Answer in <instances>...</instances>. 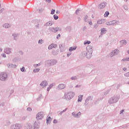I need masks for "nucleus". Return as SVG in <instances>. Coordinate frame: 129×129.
Returning <instances> with one entry per match:
<instances>
[{"instance_id":"f257e3e1","label":"nucleus","mask_w":129,"mask_h":129,"mask_svg":"<svg viewBox=\"0 0 129 129\" xmlns=\"http://www.w3.org/2000/svg\"><path fill=\"white\" fill-rule=\"evenodd\" d=\"M86 51H83L82 54L86 56L87 59H90L92 57V53H93V46L88 45L86 47Z\"/></svg>"},{"instance_id":"f03ea898","label":"nucleus","mask_w":129,"mask_h":129,"mask_svg":"<svg viewBox=\"0 0 129 129\" xmlns=\"http://www.w3.org/2000/svg\"><path fill=\"white\" fill-rule=\"evenodd\" d=\"M39 127H40V123L35 121L33 125L31 123H27L23 129H39Z\"/></svg>"},{"instance_id":"7ed1b4c3","label":"nucleus","mask_w":129,"mask_h":129,"mask_svg":"<svg viewBox=\"0 0 129 129\" xmlns=\"http://www.w3.org/2000/svg\"><path fill=\"white\" fill-rule=\"evenodd\" d=\"M74 95H75V94L73 92H68L64 93L63 98L66 100H71Z\"/></svg>"},{"instance_id":"20e7f679","label":"nucleus","mask_w":129,"mask_h":129,"mask_svg":"<svg viewBox=\"0 0 129 129\" xmlns=\"http://www.w3.org/2000/svg\"><path fill=\"white\" fill-rule=\"evenodd\" d=\"M45 64L47 67H51L57 64V60L54 59H48L45 61Z\"/></svg>"},{"instance_id":"39448f33","label":"nucleus","mask_w":129,"mask_h":129,"mask_svg":"<svg viewBox=\"0 0 129 129\" xmlns=\"http://www.w3.org/2000/svg\"><path fill=\"white\" fill-rule=\"evenodd\" d=\"M118 100H119V96H114L108 100V103L109 104H113V103H116Z\"/></svg>"},{"instance_id":"423d86ee","label":"nucleus","mask_w":129,"mask_h":129,"mask_svg":"<svg viewBox=\"0 0 129 129\" xmlns=\"http://www.w3.org/2000/svg\"><path fill=\"white\" fill-rule=\"evenodd\" d=\"M119 24V21L113 20V21H109L106 22V25L107 26H116V25H118Z\"/></svg>"},{"instance_id":"0eeeda50","label":"nucleus","mask_w":129,"mask_h":129,"mask_svg":"<svg viewBox=\"0 0 129 129\" xmlns=\"http://www.w3.org/2000/svg\"><path fill=\"white\" fill-rule=\"evenodd\" d=\"M8 79V74L7 73H2L0 75V80L2 81H6Z\"/></svg>"},{"instance_id":"6e6552de","label":"nucleus","mask_w":129,"mask_h":129,"mask_svg":"<svg viewBox=\"0 0 129 129\" xmlns=\"http://www.w3.org/2000/svg\"><path fill=\"white\" fill-rule=\"evenodd\" d=\"M45 116V113L44 112H40L36 114V118L37 120H40V119H43Z\"/></svg>"},{"instance_id":"1a4fd4ad","label":"nucleus","mask_w":129,"mask_h":129,"mask_svg":"<svg viewBox=\"0 0 129 129\" xmlns=\"http://www.w3.org/2000/svg\"><path fill=\"white\" fill-rule=\"evenodd\" d=\"M22 126L20 123H15L11 125L10 129H21Z\"/></svg>"},{"instance_id":"9d476101","label":"nucleus","mask_w":129,"mask_h":129,"mask_svg":"<svg viewBox=\"0 0 129 129\" xmlns=\"http://www.w3.org/2000/svg\"><path fill=\"white\" fill-rule=\"evenodd\" d=\"M49 32H52V33H57V32H58V31H61L62 29L60 28L59 27H55V28H53V27H50L48 29Z\"/></svg>"},{"instance_id":"9b49d317","label":"nucleus","mask_w":129,"mask_h":129,"mask_svg":"<svg viewBox=\"0 0 129 129\" xmlns=\"http://www.w3.org/2000/svg\"><path fill=\"white\" fill-rule=\"evenodd\" d=\"M58 47V45L55 43H52L50 44L48 47V50H52V49H56Z\"/></svg>"},{"instance_id":"f8f14e48","label":"nucleus","mask_w":129,"mask_h":129,"mask_svg":"<svg viewBox=\"0 0 129 129\" xmlns=\"http://www.w3.org/2000/svg\"><path fill=\"white\" fill-rule=\"evenodd\" d=\"M4 53L7 54L8 55H10L11 53H12V48L10 47H6L4 49Z\"/></svg>"},{"instance_id":"ddd939ff","label":"nucleus","mask_w":129,"mask_h":129,"mask_svg":"<svg viewBox=\"0 0 129 129\" xmlns=\"http://www.w3.org/2000/svg\"><path fill=\"white\" fill-rule=\"evenodd\" d=\"M107 6V3L105 2L101 3L98 5V8L100 9H104Z\"/></svg>"},{"instance_id":"4468645a","label":"nucleus","mask_w":129,"mask_h":129,"mask_svg":"<svg viewBox=\"0 0 129 129\" xmlns=\"http://www.w3.org/2000/svg\"><path fill=\"white\" fill-rule=\"evenodd\" d=\"M66 85L64 84H60L57 86V88L59 90H62V89H64V88H66Z\"/></svg>"},{"instance_id":"2eb2a0df","label":"nucleus","mask_w":129,"mask_h":129,"mask_svg":"<svg viewBox=\"0 0 129 129\" xmlns=\"http://www.w3.org/2000/svg\"><path fill=\"white\" fill-rule=\"evenodd\" d=\"M48 85V82L46 80L43 81L40 83V86L42 87V88H44V87H46Z\"/></svg>"},{"instance_id":"dca6fc26","label":"nucleus","mask_w":129,"mask_h":129,"mask_svg":"<svg viewBox=\"0 0 129 129\" xmlns=\"http://www.w3.org/2000/svg\"><path fill=\"white\" fill-rule=\"evenodd\" d=\"M19 36H20V34L17 33H14L12 34V36L14 38V40H15V41H17V40L19 39Z\"/></svg>"},{"instance_id":"f3484780","label":"nucleus","mask_w":129,"mask_h":129,"mask_svg":"<svg viewBox=\"0 0 129 129\" xmlns=\"http://www.w3.org/2000/svg\"><path fill=\"white\" fill-rule=\"evenodd\" d=\"M7 66L8 67V68H17V65L14 64L13 63H8L7 64Z\"/></svg>"},{"instance_id":"a211bd4d","label":"nucleus","mask_w":129,"mask_h":129,"mask_svg":"<svg viewBox=\"0 0 129 129\" xmlns=\"http://www.w3.org/2000/svg\"><path fill=\"white\" fill-rule=\"evenodd\" d=\"M11 25L8 23H5L3 25V28H5V29H9V28H11Z\"/></svg>"},{"instance_id":"6ab92c4d","label":"nucleus","mask_w":129,"mask_h":129,"mask_svg":"<svg viewBox=\"0 0 129 129\" xmlns=\"http://www.w3.org/2000/svg\"><path fill=\"white\" fill-rule=\"evenodd\" d=\"M93 82H94L95 83H100V82H101V79L100 78H96V79H95V80H94Z\"/></svg>"},{"instance_id":"aec40b11","label":"nucleus","mask_w":129,"mask_h":129,"mask_svg":"<svg viewBox=\"0 0 129 129\" xmlns=\"http://www.w3.org/2000/svg\"><path fill=\"white\" fill-rule=\"evenodd\" d=\"M121 46H123V45H126V40H122L119 41Z\"/></svg>"},{"instance_id":"412c9836","label":"nucleus","mask_w":129,"mask_h":129,"mask_svg":"<svg viewBox=\"0 0 129 129\" xmlns=\"http://www.w3.org/2000/svg\"><path fill=\"white\" fill-rule=\"evenodd\" d=\"M101 35H103V34H105L106 33V28H102L101 29Z\"/></svg>"},{"instance_id":"4be33fe9","label":"nucleus","mask_w":129,"mask_h":129,"mask_svg":"<svg viewBox=\"0 0 129 129\" xmlns=\"http://www.w3.org/2000/svg\"><path fill=\"white\" fill-rule=\"evenodd\" d=\"M105 22V20H103V19H102V20H98L97 21V24L98 25H101V24H104V23Z\"/></svg>"},{"instance_id":"5701e85b","label":"nucleus","mask_w":129,"mask_h":129,"mask_svg":"<svg viewBox=\"0 0 129 129\" xmlns=\"http://www.w3.org/2000/svg\"><path fill=\"white\" fill-rule=\"evenodd\" d=\"M113 52L114 53V55H118V54L119 53V50L118 49H115L113 50Z\"/></svg>"},{"instance_id":"b1692460","label":"nucleus","mask_w":129,"mask_h":129,"mask_svg":"<svg viewBox=\"0 0 129 129\" xmlns=\"http://www.w3.org/2000/svg\"><path fill=\"white\" fill-rule=\"evenodd\" d=\"M52 25H53V23H52V22L49 21L44 24V26L47 27L48 26H52Z\"/></svg>"},{"instance_id":"393cba45","label":"nucleus","mask_w":129,"mask_h":129,"mask_svg":"<svg viewBox=\"0 0 129 129\" xmlns=\"http://www.w3.org/2000/svg\"><path fill=\"white\" fill-rule=\"evenodd\" d=\"M84 22H86L87 23H89V20H88V16L87 15H86L84 17Z\"/></svg>"},{"instance_id":"a878e982","label":"nucleus","mask_w":129,"mask_h":129,"mask_svg":"<svg viewBox=\"0 0 129 129\" xmlns=\"http://www.w3.org/2000/svg\"><path fill=\"white\" fill-rule=\"evenodd\" d=\"M77 48V47H71L69 48V51H70V52H72V51L75 50V49Z\"/></svg>"},{"instance_id":"bb28decb","label":"nucleus","mask_w":129,"mask_h":129,"mask_svg":"<svg viewBox=\"0 0 129 129\" xmlns=\"http://www.w3.org/2000/svg\"><path fill=\"white\" fill-rule=\"evenodd\" d=\"M108 93H109V90H107V91H106V92L104 93L102 98H104V97H105V96H106V95H107Z\"/></svg>"},{"instance_id":"cd10ccee","label":"nucleus","mask_w":129,"mask_h":129,"mask_svg":"<svg viewBox=\"0 0 129 129\" xmlns=\"http://www.w3.org/2000/svg\"><path fill=\"white\" fill-rule=\"evenodd\" d=\"M68 110V108H66L65 109L61 111L58 114L59 115H62V114H63V113H64V112H66V111H67Z\"/></svg>"},{"instance_id":"c85d7f7f","label":"nucleus","mask_w":129,"mask_h":129,"mask_svg":"<svg viewBox=\"0 0 129 129\" xmlns=\"http://www.w3.org/2000/svg\"><path fill=\"white\" fill-rule=\"evenodd\" d=\"M83 97V95H81L80 96H79V98H78V102H80L82 101Z\"/></svg>"},{"instance_id":"c756f323","label":"nucleus","mask_w":129,"mask_h":129,"mask_svg":"<svg viewBox=\"0 0 129 129\" xmlns=\"http://www.w3.org/2000/svg\"><path fill=\"white\" fill-rule=\"evenodd\" d=\"M51 120H52V119L51 118V117L49 116L48 117V118L46 119V123L47 124H49V123H50V121H51Z\"/></svg>"},{"instance_id":"7c9ffc66","label":"nucleus","mask_w":129,"mask_h":129,"mask_svg":"<svg viewBox=\"0 0 129 129\" xmlns=\"http://www.w3.org/2000/svg\"><path fill=\"white\" fill-rule=\"evenodd\" d=\"M59 47L60 49V52H63L64 51V48H63V45L62 44H59Z\"/></svg>"},{"instance_id":"2f4dec72","label":"nucleus","mask_w":129,"mask_h":129,"mask_svg":"<svg viewBox=\"0 0 129 129\" xmlns=\"http://www.w3.org/2000/svg\"><path fill=\"white\" fill-rule=\"evenodd\" d=\"M93 98V97L92 96H90L86 99V100H88V101H91Z\"/></svg>"},{"instance_id":"473e14b6","label":"nucleus","mask_w":129,"mask_h":129,"mask_svg":"<svg viewBox=\"0 0 129 129\" xmlns=\"http://www.w3.org/2000/svg\"><path fill=\"white\" fill-rule=\"evenodd\" d=\"M91 43V41H88V40H85L84 42V45H89V44H90Z\"/></svg>"},{"instance_id":"72a5a7b5","label":"nucleus","mask_w":129,"mask_h":129,"mask_svg":"<svg viewBox=\"0 0 129 129\" xmlns=\"http://www.w3.org/2000/svg\"><path fill=\"white\" fill-rule=\"evenodd\" d=\"M126 61H129V57H126L121 60V62H126Z\"/></svg>"},{"instance_id":"f704fd0d","label":"nucleus","mask_w":129,"mask_h":129,"mask_svg":"<svg viewBox=\"0 0 129 129\" xmlns=\"http://www.w3.org/2000/svg\"><path fill=\"white\" fill-rule=\"evenodd\" d=\"M80 115H81V112H79L78 113L76 114V118H79V117H80Z\"/></svg>"},{"instance_id":"c9c22d12","label":"nucleus","mask_w":129,"mask_h":129,"mask_svg":"<svg viewBox=\"0 0 129 129\" xmlns=\"http://www.w3.org/2000/svg\"><path fill=\"white\" fill-rule=\"evenodd\" d=\"M55 85H56V84L55 83H53L49 85L48 87L51 89V88H52L53 86H55Z\"/></svg>"},{"instance_id":"e433bc0d","label":"nucleus","mask_w":129,"mask_h":129,"mask_svg":"<svg viewBox=\"0 0 129 129\" xmlns=\"http://www.w3.org/2000/svg\"><path fill=\"white\" fill-rule=\"evenodd\" d=\"M8 93L9 94V95H12V94H13V93H14V90H8Z\"/></svg>"},{"instance_id":"4c0bfd02","label":"nucleus","mask_w":129,"mask_h":129,"mask_svg":"<svg viewBox=\"0 0 129 129\" xmlns=\"http://www.w3.org/2000/svg\"><path fill=\"white\" fill-rule=\"evenodd\" d=\"M43 43H44V40H43V39L39 40V41H38L39 45H42V44H43Z\"/></svg>"},{"instance_id":"58836bf2","label":"nucleus","mask_w":129,"mask_h":129,"mask_svg":"<svg viewBox=\"0 0 129 129\" xmlns=\"http://www.w3.org/2000/svg\"><path fill=\"white\" fill-rule=\"evenodd\" d=\"M109 15V12L108 11H107L105 13L104 16L105 18H106V17H108Z\"/></svg>"},{"instance_id":"ea45409f","label":"nucleus","mask_w":129,"mask_h":129,"mask_svg":"<svg viewBox=\"0 0 129 129\" xmlns=\"http://www.w3.org/2000/svg\"><path fill=\"white\" fill-rule=\"evenodd\" d=\"M71 80H77L78 78L76 76H74L71 78Z\"/></svg>"},{"instance_id":"a19ab883","label":"nucleus","mask_w":129,"mask_h":129,"mask_svg":"<svg viewBox=\"0 0 129 129\" xmlns=\"http://www.w3.org/2000/svg\"><path fill=\"white\" fill-rule=\"evenodd\" d=\"M53 18H54V20H58V19H59V17L58 16H56L55 14H54L53 15Z\"/></svg>"},{"instance_id":"79ce46f5","label":"nucleus","mask_w":129,"mask_h":129,"mask_svg":"<svg viewBox=\"0 0 129 129\" xmlns=\"http://www.w3.org/2000/svg\"><path fill=\"white\" fill-rule=\"evenodd\" d=\"M39 71H40V69H36L33 70L34 73H37V72H39Z\"/></svg>"},{"instance_id":"37998d69","label":"nucleus","mask_w":129,"mask_h":129,"mask_svg":"<svg viewBox=\"0 0 129 129\" xmlns=\"http://www.w3.org/2000/svg\"><path fill=\"white\" fill-rule=\"evenodd\" d=\"M115 55L114 54L113 51L111 52V53H110L109 54V56L110 57H113V56H115Z\"/></svg>"},{"instance_id":"c03bdc74","label":"nucleus","mask_w":129,"mask_h":129,"mask_svg":"<svg viewBox=\"0 0 129 129\" xmlns=\"http://www.w3.org/2000/svg\"><path fill=\"white\" fill-rule=\"evenodd\" d=\"M124 76H125V77H129V72L125 73Z\"/></svg>"},{"instance_id":"a18cd8bd","label":"nucleus","mask_w":129,"mask_h":129,"mask_svg":"<svg viewBox=\"0 0 129 129\" xmlns=\"http://www.w3.org/2000/svg\"><path fill=\"white\" fill-rule=\"evenodd\" d=\"M89 101H88L87 99H86L85 102V105H88V104L89 103Z\"/></svg>"},{"instance_id":"49530a36","label":"nucleus","mask_w":129,"mask_h":129,"mask_svg":"<svg viewBox=\"0 0 129 129\" xmlns=\"http://www.w3.org/2000/svg\"><path fill=\"white\" fill-rule=\"evenodd\" d=\"M20 70L21 72H25V67H23L22 68H21Z\"/></svg>"},{"instance_id":"de8ad7c7","label":"nucleus","mask_w":129,"mask_h":129,"mask_svg":"<svg viewBox=\"0 0 129 129\" xmlns=\"http://www.w3.org/2000/svg\"><path fill=\"white\" fill-rule=\"evenodd\" d=\"M73 116H74V117H76V112H74L72 113Z\"/></svg>"},{"instance_id":"09e8293b","label":"nucleus","mask_w":129,"mask_h":129,"mask_svg":"<svg viewBox=\"0 0 129 129\" xmlns=\"http://www.w3.org/2000/svg\"><path fill=\"white\" fill-rule=\"evenodd\" d=\"M123 9L124 10H125V11H127V10H128V9L127 8V6H126V5H124L123 6Z\"/></svg>"},{"instance_id":"8fccbe9b","label":"nucleus","mask_w":129,"mask_h":129,"mask_svg":"<svg viewBox=\"0 0 129 129\" xmlns=\"http://www.w3.org/2000/svg\"><path fill=\"white\" fill-rule=\"evenodd\" d=\"M55 10L52 9L51 14V15H54V14H55Z\"/></svg>"},{"instance_id":"3c124183","label":"nucleus","mask_w":129,"mask_h":129,"mask_svg":"<svg viewBox=\"0 0 129 129\" xmlns=\"http://www.w3.org/2000/svg\"><path fill=\"white\" fill-rule=\"evenodd\" d=\"M38 66H40V63H38V64H34L33 65V67H35V68L38 67Z\"/></svg>"},{"instance_id":"603ef678","label":"nucleus","mask_w":129,"mask_h":129,"mask_svg":"<svg viewBox=\"0 0 129 129\" xmlns=\"http://www.w3.org/2000/svg\"><path fill=\"white\" fill-rule=\"evenodd\" d=\"M27 110H28V111H32V108L31 107H28L27 108Z\"/></svg>"},{"instance_id":"864d4df0","label":"nucleus","mask_w":129,"mask_h":129,"mask_svg":"<svg viewBox=\"0 0 129 129\" xmlns=\"http://www.w3.org/2000/svg\"><path fill=\"white\" fill-rule=\"evenodd\" d=\"M98 27V25L97 24H95L94 25V29H96Z\"/></svg>"},{"instance_id":"5fc2aeb1","label":"nucleus","mask_w":129,"mask_h":129,"mask_svg":"<svg viewBox=\"0 0 129 129\" xmlns=\"http://www.w3.org/2000/svg\"><path fill=\"white\" fill-rule=\"evenodd\" d=\"M123 112H124V109H122L120 111V114H122L123 113Z\"/></svg>"},{"instance_id":"6e6d98bb","label":"nucleus","mask_w":129,"mask_h":129,"mask_svg":"<svg viewBox=\"0 0 129 129\" xmlns=\"http://www.w3.org/2000/svg\"><path fill=\"white\" fill-rule=\"evenodd\" d=\"M26 118H27V116H24L22 117V120H25Z\"/></svg>"},{"instance_id":"4d7b16f0","label":"nucleus","mask_w":129,"mask_h":129,"mask_svg":"<svg viewBox=\"0 0 129 129\" xmlns=\"http://www.w3.org/2000/svg\"><path fill=\"white\" fill-rule=\"evenodd\" d=\"M61 37V35H60V34H58L57 35V36H56V39H59V37Z\"/></svg>"},{"instance_id":"13d9d810","label":"nucleus","mask_w":129,"mask_h":129,"mask_svg":"<svg viewBox=\"0 0 129 129\" xmlns=\"http://www.w3.org/2000/svg\"><path fill=\"white\" fill-rule=\"evenodd\" d=\"M19 54L20 55H24V52H23V51L20 50V51H19Z\"/></svg>"},{"instance_id":"bf43d9fd","label":"nucleus","mask_w":129,"mask_h":129,"mask_svg":"<svg viewBox=\"0 0 129 129\" xmlns=\"http://www.w3.org/2000/svg\"><path fill=\"white\" fill-rule=\"evenodd\" d=\"M2 56L4 57V58H6L7 57V55H6L5 53H3L2 54Z\"/></svg>"},{"instance_id":"052dcab7","label":"nucleus","mask_w":129,"mask_h":129,"mask_svg":"<svg viewBox=\"0 0 129 129\" xmlns=\"http://www.w3.org/2000/svg\"><path fill=\"white\" fill-rule=\"evenodd\" d=\"M57 122H58V121L56 119H54L53 120V123H57Z\"/></svg>"},{"instance_id":"680f3d73","label":"nucleus","mask_w":129,"mask_h":129,"mask_svg":"<svg viewBox=\"0 0 129 129\" xmlns=\"http://www.w3.org/2000/svg\"><path fill=\"white\" fill-rule=\"evenodd\" d=\"M36 28L39 29L40 28V24H38L35 26Z\"/></svg>"},{"instance_id":"e2e57ef3","label":"nucleus","mask_w":129,"mask_h":129,"mask_svg":"<svg viewBox=\"0 0 129 129\" xmlns=\"http://www.w3.org/2000/svg\"><path fill=\"white\" fill-rule=\"evenodd\" d=\"M0 106H5V103L3 102L0 104Z\"/></svg>"},{"instance_id":"0e129e2a","label":"nucleus","mask_w":129,"mask_h":129,"mask_svg":"<svg viewBox=\"0 0 129 129\" xmlns=\"http://www.w3.org/2000/svg\"><path fill=\"white\" fill-rule=\"evenodd\" d=\"M42 94H40V95H39V98L37 99V100H39V99H41V98H42Z\"/></svg>"},{"instance_id":"69168bd1","label":"nucleus","mask_w":129,"mask_h":129,"mask_svg":"<svg viewBox=\"0 0 129 129\" xmlns=\"http://www.w3.org/2000/svg\"><path fill=\"white\" fill-rule=\"evenodd\" d=\"M80 11V10H79V9H78L76 10V15H77L78 14V13H79Z\"/></svg>"},{"instance_id":"338daca9","label":"nucleus","mask_w":129,"mask_h":129,"mask_svg":"<svg viewBox=\"0 0 129 129\" xmlns=\"http://www.w3.org/2000/svg\"><path fill=\"white\" fill-rule=\"evenodd\" d=\"M4 11H5V9H4V8H2V9L0 10V13H3Z\"/></svg>"},{"instance_id":"774afa93","label":"nucleus","mask_w":129,"mask_h":129,"mask_svg":"<svg viewBox=\"0 0 129 129\" xmlns=\"http://www.w3.org/2000/svg\"><path fill=\"white\" fill-rule=\"evenodd\" d=\"M70 55H71V53L68 52V53H67V57H69V56H70Z\"/></svg>"}]
</instances>
